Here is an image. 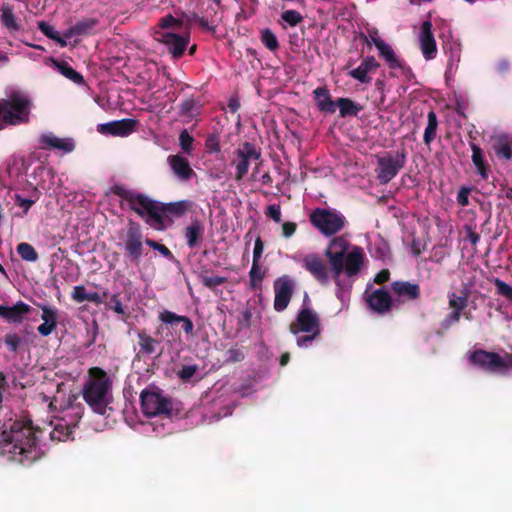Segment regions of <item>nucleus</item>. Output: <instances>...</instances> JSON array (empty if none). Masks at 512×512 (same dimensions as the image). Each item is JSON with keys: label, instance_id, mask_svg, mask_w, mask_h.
Returning a JSON list of instances; mask_svg holds the SVG:
<instances>
[{"label": "nucleus", "instance_id": "nucleus-1", "mask_svg": "<svg viewBox=\"0 0 512 512\" xmlns=\"http://www.w3.org/2000/svg\"><path fill=\"white\" fill-rule=\"evenodd\" d=\"M38 439L32 420L16 419L8 430L0 434V454H8V459L22 465H30L40 458Z\"/></svg>", "mask_w": 512, "mask_h": 512}, {"label": "nucleus", "instance_id": "nucleus-2", "mask_svg": "<svg viewBox=\"0 0 512 512\" xmlns=\"http://www.w3.org/2000/svg\"><path fill=\"white\" fill-rule=\"evenodd\" d=\"M349 242L342 236L334 237L325 250L331 266V273L334 274L338 281V276L345 273L351 278L359 274L364 262V253L361 247L354 246L348 252Z\"/></svg>", "mask_w": 512, "mask_h": 512}, {"label": "nucleus", "instance_id": "nucleus-3", "mask_svg": "<svg viewBox=\"0 0 512 512\" xmlns=\"http://www.w3.org/2000/svg\"><path fill=\"white\" fill-rule=\"evenodd\" d=\"M88 379L85 381L81 395L91 410L99 415H105L112 402V380L108 373L100 367H91L88 370Z\"/></svg>", "mask_w": 512, "mask_h": 512}, {"label": "nucleus", "instance_id": "nucleus-4", "mask_svg": "<svg viewBox=\"0 0 512 512\" xmlns=\"http://www.w3.org/2000/svg\"><path fill=\"white\" fill-rule=\"evenodd\" d=\"M111 193L126 201L129 208L143 218L149 226L156 229L157 224H161V217L158 213L160 201L154 200L146 194L130 190L121 184H114L111 187Z\"/></svg>", "mask_w": 512, "mask_h": 512}, {"label": "nucleus", "instance_id": "nucleus-5", "mask_svg": "<svg viewBox=\"0 0 512 512\" xmlns=\"http://www.w3.org/2000/svg\"><path fill=\"white\" fill-rule=\"evenodd\" d=\"M32 101L18 91L0 99V131L9 126L27 124L30 120Z\"/></svg>", "mask_w": 512, "mask_h": 512}, {"label": "nucleus", "instance_id": "nucleus-6", "mask_svg": "<svg viewBox=\"0 0 512 512\" xmlns=\"http://www.w3.org/2000/svg\"><path fill=\"white\" fill-rule=\"evenodd\" d=\"M118 246L123 250L124 257L132 264L138 265L144 256V235L139 223L129 220L125 231L119 234Z\"/></svg>", "mask_w": 512, "mask_h": 512}, {"label": "nucleus", "instance_id": "nucleus-7", "mask_svg": "<svg viewBox=\"0 0 512 512\" xmlns=\"http://www.w3.org/2000/svg\"><path fill=\"white\" fill-rule=\"evenodd\" d=\"M448 300L452 312L442 320L440 326L443 330H448L454 323L458 322L461 315L467 319H473L471 309L466 310V308L473 305V308L476 309L475 298H472V294L467 287H464L460 294L456 292L449 293Z\"/></svg>", "mask_w": 512, "mask_h": 512}, {"label": "nucleus", "instance_id": "nucleus-8", "mask_svg": "<svg viewBox=\"0 0 512 512\" xmlns=\"http://www.w3.org/2000/svg\"><path fill=\"white\" fill-rule=\"evenodd\" d=\"M309 220L325 236L338 233L345 225V217L343 215L322 208L314 209L309 216Z\"/></svg>", "mask_w": 512, "mask_h": 512}, {"label": "nucleus", "instance_id": "nucleus-9", "mask_svg": "<svg viewBox=\"0 0 512 512\" xmlns=\"http://www.w3.org/2000/svg\"><path fill=\"white\" fill-rule=\"evenodd\" d=\"M406 151L402 149L394 155L387 153L377 159V168L375 169L376 178L381 184L389 183L406 164Z\"/></svg>", "mask_w": 512, "mask_h": 512}, {"label": "nucleus", "instance_id": "nucleus-10", "mask_svg": "<svg viewBox=\"0 0 512 512\" xmlns=\"http://www.w3.org/2000/svg\"><path fill=\"white\" fill-rule=\"evenodd\" d=\"M236 159L232 161L235 165V180L241 181L249 170L251 160H259L261 158V149H257L251 142H244L235 152Z\"/></svg>", "mask_w": 512, "mask_h": 512}, {"label": "nucleus", "instance_id": "nucleus-11", "mask_svg": "<svg viewBox=\"0 0 512 512\" xmlns=\"http://www.w3.org/2000/svg\"><path fill=\"white\" fill-rule=\"evenodd\" d=\"M140 402L143 413L149 417L170 414L172 409L171 401L158 392L143 390Z\"/></svg>", "mask_w": 512, "mask_h": 512}, {"label": "nucleus", "instance_id": "nucleus-12", "mask_svg": "<svg viewBox=\"0 0 512 512\" xmlns=\"http://www.w3.org/2000/svg\"><path fill=\"white\" fill-rule=\"evenodd\" d=\"M482 369L499 376H507L512 371V353L500 355L482 350Z\"/></svg>", "mask_w": 512, "mask_h": 512}, {"label": "nucleus", "instance_id": "nucleus-13", "mask_svg": "<svg viewBox=\"0 0 512 512\" xmlns=\"http://www.w3.org/2000/svg\"><path fill=\"white\" fill-rule=\"evenodd\" d=\"M289 331L293 335L303 333H320L321 324L318 314L311 308L303 307L299 310L296 320L289 325Z\"/></svg>", "mask_w": 512, "mask_h": 512}, {"label": "nucleus", "instance_id": "nucleus-14", "mask_svg": "<svg viewBox=\"0 0 512 512\" xmlns=\"http://www.w3.org/2000/svg\"><path fill=\"white\" fill-rule=\"evenodd\" d=\"M273 287L275 292L274 310L283 312L292 299L295 290V282L288 275H283L274 281Z\"/></svg>", "mask_w": 512, "mask_h": 512}, {"label": "nucleus", "instance_id": "nucleus-15", "mask_svg": "<svg viewBox=\"0 0 512 512\" xmlns=\"http://www.w3.org/2000/svg\"><path fill=\"white\" fill-rule=\"evenodd\" d=\"M302 267L321 285L329 284L330 269L320 255L316 253L305 255L302 260Z\"/></svg>", "mask_w": 512, "mask_h": 512}, {"label": "nucleus", "instance_id": "nucleus-16", "mask_svg": "<svg viewBox=\"0 0 512 512\" xmlns=\"http://www.w3.org/2000/svg\"><path fill=\"white\" fill-rule=\"evenodd\" d=\"M420 49L426 60H432L437 54V45L430 20L423 21L419 33Z\"/></svg>", "mask_w": 512, "mask_h": 512}, {"label": "nucleus", "instance_id": "nucleus-17", "mask_svg": "<svg viewBox=\"0 0 512 512\" xmlns=\"http://www.w3.org/2000/svg\"><path fill=\"white\" fill-rule=\"evenodd\" d=\"M137 121L131 118L111 121L98 126V132L112 136L125 137L135 131Z\"/></svg>", "mask_w": 512, "mask_h": 512}, {"label": "nucleus", "instance_id": "nucleus-18", "mask_svg": "<svg viewBox=\"0 0 512 512\" xmlns=\"http://www.w3.org/2000/svg\"><path fill=\"white\" fill-rule=\"evenodd\" d=\"M192 208V202L190 200H180L176 202L170 203H159V214L161 217V224H157L156 230L164 229V220L168 215H172L174 217H182Z\"/></svg>", "mask_w": 512, "mask_h": 512}, {"label": "nucleus", "instance_id": "nucleus-19", "mask_svg": "<svg viewBox=\"0 0 512 512\" xmlns=\"http://www.w3.org/2000/svg\"><path fill=\"white\" fill-rule=\"evenodd\" d=\"M167 162L174 175L183 182L189 181L195 176L194 170L191 168L189 161L180 154L169 155Z\"/></svg>", "mask_w": 512, "mask_h": 512}, {"label": "nucleus", "instance_id": "nucleus-20", "mask_svg": "<svg viewBox=\"0 0 512 512\" xmlns=\"http://www.w3.org/2000/svg\"><path fill=\"white\" fill-rule=\"evenodd\" d=\"M168 47L170 54L178 59L184 54L189 43V36H181L176 33H163L160 40Z\"/></svg>", "mask_w": 512, "mask_h": 512}, {"label": "nucleus", "instance_id": "nucleus-21", "mask_svg": "<svg viewBox=\"0 0 512 512\" xmlns=\"http://www.w3.org/2000/svg\"><path fill=\"white\" fill-rule=\"evenodd\" d=\"M379 66L380 64L377 62L375 57L367 56L363 58L357 68L349 70L348 75L360 83L369 84L371 82V77L368 74L376 71Z\"/></svg>", "mask_w": 512, "mask_h": 512}, {"label": "nucleus", "instance_id": "nucleus-22", "mask_svg": "<svg viewBox=\"0 0 512 512\" xmlns=\"http://www.w3.org/2000/svg\"><path fill=\"white\" fill-rule=\"evenodd\" d=\"M392 292L402 301H414L420 298V286L408 281H394L391 283Z\"/></svg>", "mask_w": 512, "mask_h": 512}, {"label": "nucleus", "instance_id": "nucleus-23", "mask_svg": "<svg viewBox=\"0 0 512 512\" xmlns=\"http://www.w3.org/2000/svg\"><path fill=\"white\" fill-rule=\"evenodd\" d=\"M45 64L49 65L53 69H56L61 75L65 78L69 79L73 83L77 85H84L85 80L84 77L77 72L71 65H69L66 61H61L53 57H48L45 59Z\"/></svg>", "mask_w": 512, "mask_h": 512}, {"label": "nucleus", "instance_id": "nucleus-24", "mask_svg": "<svg viewBox=\"0 0 512 512\" xmlns=\"http://www.w3.org/2000/svg\"><path fill=\"white\" fill-rule=\"evenodd\" d=\"M30 310L31 307L22 301H18L11 307L0 305V317L4 318L9 323L20 324Z\"/></svg>", "mask_w": 512, "mask_h": 512}, {"label": "nucleus", "instance_id": "nucleus-25", "mask_svg": "<svg viewBox=\"0 0 512 512\" xmlns=\"http://www.w3.org/2000/svg\"><path fill=\"white\" fill-rule=\"evenodd\" d=\"M40 146L42 149L53 148L61 150L64 153H70L75 149V143L71 138H58L52 133L43 134L40 137Z\"/></svg>", "mask_w": 512, "mask_h": 512}, {"label": "nucleus", "instance_id": "nucleus-26", "mask_svg": "<svg viewBox=\"0 0 512 512\" xmlns=\"http://www.w3.org/2000/svg\"><path fill=\"white\" fill-rule=\"evenodd\" d=\"M369 307L380 314H384L390 310L392 299L390 294L384 289H377L371 293L368 300Z\"/></svg>", "mask_w": 512, "mask_h": 512}, {"label": "nucleus", "instance_id": "nucleus-27", "mask_svg": "<svg viewBox=\"0 0 512 512\" xmlns=\"http://www.w3.org/2000/svg\"><path fill=\"white\" fill-rule=\"evenodd\" d=\"M158 319L163 324H169L171 326L181 323L182 329L187 335L192 334L194 329V324L189 317L184 315H178L175 312L169 310H163L159 312Z\"/></svg>", "mask_w": 512, "mask_h": 512}, {"label": "nucleus", "instance_id": "nucleus-28", "mask_svg": "<svg viewBox=\"0 0 512 512\" xmlns=\"http://www.w3.org/2000/svg\"><path fill=\"white\" fill-rule=\"evenodd\" d=\"M99 20L96 18H85L76 22L73 26L64 31V36L71 39L74 36H86L93 33Z\"/></svg>", "mask_w": 512, "mask_h": 512}, {"label": "nucleus", "instance_id": "nucleus-29", "mask_svg": "<svg viewBox=\"0 0 512 512\" xmlns=\"http://www.w3.org/2000/svg\"><path fill=\"white\" fill-rule=\"evenodd\" d=\"M313 96L317 108L323 113L333 114L336 111V101L332 100L330 92L326 86L317 87L313 91Z\"/></svg>", "mask_w": 512, "mask_h": 512}, {"label": "nucleus", "instance_id": "nucleus-30", "mask_svg": "<svg viewBox=\"0 0 512 512\" xmlns=\"http://www.w3.org/2000/svg\"><path fill=\"white\" fill-rule=\"evenodd\" d=\"M138 346L139 351L136 354L138 359H141L144 356H151L156 353L157 346L159 345V341L149 335L146 331L142 330L138 332Z\"/></svg>", "mask_w": 512, "mask_h": 512}, {"label": "nucleus", "instance_id": "nucleus-31", "mask_svg": "<svg viewBox=\"0 0 512 512\" xmlns=\"http://www.w3.org/2000/svg\"><path fill=\"white\" fill-rule=\"evenodd\" d=\"M204 231V225L199 220H193L185 228V239L189 248L193 249L198 246L204 236Z\"/></svg>", "mask_w": 512, "mask_h": 512}, {"label": "nucleus", "instance_id": "nucleus-32", "mask_svg": "<svg viewBox=\"0 0 512 512\" xmlns=\"http://www.w3.org/2000/svg\"><path fill=\"white\" fill-rule=\"evenodd\" d=\"M336 107L339 108V114L342 118L356 117L363 107L347 97H341L336 100Z\"/></svg>", "mask_w": 512, "mask_h": 512}, {"label": "nucleus", "instance_id": "nucleus-33", "mask_svg": "<svg viewBox=\"0 0 512 512\" xmlns=\"http://www.w3.org/2000/svg\"><path fill=\"white\" fill-rule=\"evenodd\" d=\"M492 147L499 159L510 160L512 158L511 140L507 135L498 136Z\"/></svg>", "mask_w": 512, "mask_h": 512}, {"label": "nucleus", "instance_id": "nucleus-34", "mask_svg": "<svg viewBox=\"0 0 512 512\" xmlns=\"http://www.w3.org/2000/svg\"><path fill=\"white\" fill-rule=\"evenodd\" d=\"M375 47L378 49L380 56L385 59L390 68L395 69L402 67V62L397 58L392 47L385 41L375 42Z\"/></svg>", "mask_w": 512, "mask_h": 512}, {"label": "nucleus", "instance_id": "nucleus-35", "mask_svg": "<svg viewBox=\"0 0 512 512\" xmlns=\"http://www.w3.org/2000/svg\"><path fill=\"white\" fill-rule=\"evenodd\" d=\"M1 23L11 34L19 31L21 28L14 14L13 7L8 4L2 5Z\"/></svg>", "mask_w": 512, "mask_h": 512}, {"label": "nucleus", "instance_id": "nucleus-36", "mask_svg": "<svg viewBox=\"0 0 512 512\" xmlns=\"http://www.w3.org/2000/svg\"><path fill=\"white\" fill-rule=\"evenodd\" d=\"M438 129V118L436 113L433 110H430L427 114V126L423 135V142L426 146H430V144L435 140L437 136Z\"/></svg>", "mask_w": 512, "mask_h": 512}, {"label": "nucleus", "instance_id": "nucleus-37", "mask_svg": "<svg viewBox=\"0 0 512 512\" xmlns=\"http://www.w3.org/2000/svg\"><path fill=\"white\" fill-rule=\"evenodd\" d=\"M38 29L49 39L55 41L60 47L67 46V38L64 36V32L62 35L55 30L54 26L50 25L45 21H39L37 23Z\"/></svg>", "mask_w": 512, "mask_h": 512}, {"label": "nucleus", "instance_id": "nucleus-38", "mask_svg": "<svg viewBox=\"0 0 512 512\" xmlns=\"http://www.w3.org/2000/svg\"><path fill=\"white\" fill-rule=\"evenodd\" d=\"M72 432L73 427L70 426L67 422L60 420L54 425L50 433V438L53 441H66L70 438Z\"/></svg>", "mask_w": 512, "mask_h": 512}, {"label": "nucleus", "instance_id": "nucleus-39", "mask_svg": "<svg viewBox=\"0 0 512 512\" xmlns=\"http://www.w3.org/2000/svg\"><path fill=\"white\" fill-rule=\"evenodd\" d=\"M265 277V272L262 271L260 264L252 262V267L249 272L250 287L252 290L261 289L262 281Z\"/></svg>", "mask_w": 512, "mask_h": 512}, {"label": "nucleus", "instance_id": "nucleus-40", "mask_svg": "<svg viewBox=\"0 0 512 512\" xmlns=\"http://www.w3.org/2000/svg\"><path fill=\"white\" fill-rule=\"evenodd\" d=\"M180 115L188 117L190 119L195 118L199 115V107L193 98L184 99L179 107Z\"/></svg>", "mask_w": 512, "mask_h": 512}, {"label": "nucleus", "instance_id": "nucleus-41", "mask_svg": "<svg viewBox=\"0 0 512 512\" xmlns=\"http://www.w3.org/2000/svg\"><path fill=\"white\" fill-rule=\"evenodd\" d=\"M17 252L23 260L28 262H36L39 258L35 248L31 244L26 242L18 244Z\"/></svg>", "mask_w": 512, "mask_h": 512}, {"label": "nucleus", "instance_id": "nucleus-42", "mask_svg": "<svg viewBox=\"0 0 512 512\" xmlns=\"http://www.w3.org/2000/svg\"><path fill=\"white\" fill-rule=\"evenodd\" d=\"M332 279L337 286L336 296L342 303H344L345 299L349 298L350 296V289L352 288V283L343 281L341 279V276H338L337 282L334 274H332Z\"/></svg>", "mask_w": 512, "mask_h": 512}, {"label": "nucleus", "instance_id": "nucleus-43", "mask_svg": "<svg viewBox=\"0 0 512 512\" xmlns=\"http://www.w3.org/2000/svg\"><path fill=\"white\" fill-rule=\"evenodd\" d=\"M261 42L267 49L272 52L279 49V42L276 35L272 32V30L268 28L262 30Z\"/></svg>", "mask_w": 512, "mask_h": 512}, {"label": "nucleus", "instance_id": "nucleus-44", "mask_svg": "<svg viewBox=\"0 0 512 512\" xmlns=\"http://www.w3.org/2000/svg\"><path fill=\"white\" fill-rule=\"evenodd\" d=\"M205 149L208 153H220L221 145H220V134L218 131H214L209 134L205 140Z\"/></svg>", "mask_w": 512, "mask_h": 512}, {"label": "nucleus", "instance_id": "nucleus-45", "mask_svg": "<svg viewBox=\"0 0 512 512\" xmlns=\"http://www.w3.org/2000/svg\"><path fill=\"white\" fill-rule=\"evenodd\" d=\"M4 343L10 352L17 353L23 344V338L17 333L10 332L4 336Z\"/></svg>", "mask_w": 512, "mask_h": 512}, {"label": "nucleus", "instance_id": "nucleus-46", "mask_svg": "<svg viewBox=\"0 0 512 512\" xmlns=\"http://www.w3.org/2000/svg\"><path fill=\"white\" fill-rule=\"evenodd\" d=\"M200 282L207 288L213 290L216 287L223 285L227 282L226 277L221 276H208L205 272H201L199 275Z\"/></svg>", "mask_w": 512, "mask_h": 512}, {"label": "nucleus", "instance_id": "nucleus-47", "mask_svg": "<svg viewBox=\"0 0 512 512\" xmlns=\"http://www.w3.org/2000/svg\"><path fill=\"white\" fill-rule=\"evenodd\" d=\"M193 142L194 138L189 134V132L186 129L180 132L179 146L184 153L191 154L193 150Z\"/></svg>", "mask_w": 512, "mask_h": 512}, {"label": "nucleus", "instance_id": "nucleus-48", "mask_svg": "<svg viewBox=\"0 0 512 512\" xmlns=\"http://www.w3.org/2000/svg\"><path fill=\"white\" fill-rule=\"evenodd\" d=\"M281 18L291 27H295L303 21L301 13L292 9L282 12Z\"/></svg>", "mask_w": 512, "mask_h": 512}, {"label": "nucleus", "instance_id": "nucleus-49", "mask_svg": "<svg viewBox=\"0 0 512 512\" xmlns=\"http://www.w3.org/2000/svg\"><path fill=\"white\" fill-rule=\"evenodd\" d=\"M106 308L109 310H112L118 315H126L125 308L121 302L120 294L114 293L110 295V301L109 303H106Z\"/></svg>", "mask_w": 512, "mask_h": 512}, {"label": "nucleus", "instance_id": "nucleus-50", "mask_svg": "<svg viewBox=\"0 0 512 512\" xmlns=\"http://www.w3.org/2000/svg\"><path fill=\"white\" fill-rule=\"evenodd\" d=\"M42 315L41 318L44 322L53 323L57 325L58 311L56 308H52L47 305L41 306Z\"/></svg>", "mask_w": 512, "mask_h": 512}, {"label": "nucleus", "instance_id": "nucleus-51", "mask_svg": "<svg viewBox=\"0 0 512 512\" xmlns=\"http://www.w3.org/2000/svg\"><path fill=\"white\" fill-rule=\"evenodd\" d=\"M494 284L497 289V294L512 302V286L506 284L504 281L498 278L494 279Z\"/></svg>", "mask_w": 512, "mask_h": 512}, {"label": "nucleus", "instance_id": "nucleus-52", "mask_svg": "<svg viewBox=\"0 0 512 512\" xmlns=\"http://www.w3.org/2000/svg\"><path fill=\"white\" fill-rule=\"evenodd\" d=\"M79 394L78 393H70L67 397V404L66 407L68 409H76V414H78V417L81 418L83 406L81 403H78Z\"/></svg>", "mask_w": 512, "mask_h": 512}, {"label": "nucleus", "instance_id": "nucleus-53", "mask_svg": "<svg viewBox=\"0 0 512 512\" xmlns=\"http://www.w3.org/2000/svg\"><path fill=\"white\" fill-rule=\"evenodd\" d=\"M71 296L72 299L77 303H82L88 300L89 293L87 292L85 286L78 285L73 288Z\"/></svg>", "mask_w": 512, "mask_h": 512}, {"label": "nucleus", "instance_id": "nucleus-54", "mask_svg": "<svg viewBox=\"0 0 512 512\" xmlns=\"http://www.w3.org/2000/svg\"><path fill=\"white\" fill-rule=\"evenodd\" d=\"M198 370L197 365H184L178 372L177 375L183 381H188L192 378Z\"/></svg>", "mask_w": 512, "mask_h": 512}, {"label": "nucleus", "instance_id": "nucleus-55", "mask_svg": "<svg viewBox=\"0 0 512 512\" xmlns=\"http://www.w3.org/2000/svg\"><path fill=\"white\" fill-rule=\"evenodd\" d=\"M182 22L176 18H174L171 14L166 15L161 18L159 21V26L163 29L172 28V27H180Z\"/></svg>", "mask_w": 512, "mask_h": 512}, {"label": "nucleus", "instance_id": "nucleus-56", "mask_svg": "<svg viewBox=\"0 0 512 512\" xmlns=\"http://www.w3.org/2000/svg\"><path fill=\"white\" fill-rule=\"evenodd\" d=\"M265 215L268 218H271L276 223H280L282 220L281 219V209H280V206L277 204L269 205L265 211Z\"/></svg>", "mask_w": 512, "mask_h": 512}, {"label": "nucleus", "instance_id": "nucleus-57", "mask_svg": "<svg viewBox=\"0 0 512 512\" xmlns=\"http://www.w3.org/2000/svg\"><path fill=\"white\" fill-rule=\"evenodd\" d=\"M319 335L320 333L315 332L306 333V335L297 338L296 344L298 347H308Z\"/></svg>", "mask_w": 512, "mask_h": 512}, {"label": "nucleus", "instance_id": "nucleus-58", "mask_svg": "<svg viewBox=\"0 0 512 512\" xmlns=\"http://www.w3.org/2000/svg\"><path fill=\"white\" fill-rule=\"evenodd\" d=\"M252 311L249 307H245L241 311V317L238 320V324L241 327L249 328L251 326Z\"/></svg>", "mask_w": 512, "mask_h": 512}, {"label": "nucleus", "instance_id": "nucleus-59", "mask_svg": "<svg viewBox=\"0 0 512 512\" xmlns=\"http://www.w3.org/2000/svg\"><path fill=\"white\" fill-rule=\"evenodd\" d=\"M473 189L470 187L463 186L460 188L458 194H457V202L461 206H467L469 203V195Z\"/></svg>", "mask_w": 512, "mask_h": 512}, {"label": "nucleus", "instance_id": "nucleus-60", "mask_svg": "<svg viewBox=\"0 0 512 512\" xmlns=\"http://www.w3.org/2000/svg\"><path fill=\"white\" fill-rule=\"evenodd\" d=\"M264 249V243L261 237H257L254 244L253 250V262L259 263Z\"/></svg>", "mask_w": 512, "mask_h": 512}, {"label": "nucleus", "instance_id": "nucleus-61", "mask_svg": "<svg viewBox=\"0 0 512 512\" xmlns=\"http://www.w3.org/2000/svg\"><path fill=\"white\" fill-rule=\"evenodd\" d=\"M297 229V224L295 222H284L282 224V235L285 238H290L294 235Z\"/></svg>", "mask_w": 512, "mask_h": 512}, {"label": "nucleus", "instance_id": "nucleus-62", "mask_svg": "<svg viewBox=\"0 0 512 512\" xmlns=\"http://www.w3.org/2000/svg\"><path fill=\"white\" fill-rule=\"evenodd\" d=\"M15 202L18 206L22 207L24 214H27L31 206L35 203L32 199L23 198L20 195H16Z\"/></svg>", "mask_w": 512, "mask_h": 512}, {"label": "nucleus", "instance_id": "nucleus-63", "mask_svg": "<svg viewBox=\"0 0 512 512\" xmlns=\"http://www.w3.org/2000/svg\"><path fill=\"white\" fill-rule=\"evenodd\" d=\"M360 38L364 40V42L371 46V44H374L375 45V42H378V41H383L379 35H378V31L376 29L372 30L369 32V37H367L366 35L364 34H361L360 35Z\"/></svg>", "mask_w": 512, "mask_h": 512}, {"label": "nucleus", "instance_id": "nucleus-64", "mask_svg": "<svg viewBox=\"0 0 512 512\" xmlns=\"http://www.w3.org/2000/svg\"><path fill=\"white\" fill-rule=\"evenodd\" d=\"M57 327L56 324H53V323H47V322H43L42 324H40L37 328V331L39 332V334H41L42 336H48L50 335L53 330Z\"/></svg>", "mask_w": 512, "mask_h": 512}]
</instances>
